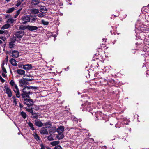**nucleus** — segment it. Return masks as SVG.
<instances>
[{
    "label": "nucleus",
    "instance_id": "obj_38",
    "mask_svg": "<svg viewBox=\"0 0 149 149\" xmlns=\"http://www.w3.org/2000/svg\"><path fill=\"white\" fill-rule=\"evenodd\" d=\"M47 139L49 141H52L54 139L53 138V137L52 136V135H51L47 137Z\"/></svg>",
    "mask_w": 149,
    "mask_h": 149
},
{
    "label": "nucleus",
    "instance_id": "obj_54",
    "mask_svg": "<svg viewBox=\"0 0 149 149\" xmlns=\"http://www.w3.org/2000/svg\"><path fill=\"white\" fill-rule=\"evenodd\" d=\"M19 104H20V107L21 108V107H23L21 106V104L20 103H19Z\"/></svg>",
    "mask_w": 149,
    "mask_h": 149
},
{
    "label": "nucleus",
    "instance_id": "obj_11",
    "mask_svg": "<svg viewBox=\"0 0 149 149\" xmlns=\"http://www.w3.org/2000/svg\"><path fill=\"white\" fill-rule=\"evenodd\" d=\"M27 28L28 30L31 31L36 30L38 29V27L36 26L29 25L27 26Z\"/></svg>",
    "mask_w": 149,
    "mask_h": 149
},
{
    "label": "nucleus",
    "instance_id": "obj_53",
    "mask_svg": "<svg viewBox=\"0 0 149 149\" xmlns=\"http://www.w3.org/2000/svg\"><path fill=\"white\" fill-rule=\"evenodd\" d=\"M2 43V41L1 40H0V44H1Z\"/></svg>",
    "mask_w": 149,
    "mask_h": 149
},
{
    "label": "nucleus",
    "instance_id": "obj_45",
    "mask_svg": "<svg viewBox=\"0 0 149 149\" xmlns=\"http://www.w3.org/2000/svg\"><path fill=\"white\" fill-rule=\"evenodd\" d=\"M8 61V56H7L5 58L4 60V62L7 63Z\"/></svg>",
    "mask_w": 149,
    "mask_h": 149
},
{
    "label": "nucleus",
    "instance_id": "obj_9",
    "mask_svg": "<svg viewBox=\"0 0 149 149\" xmlns=\"http://www.w3.org/2000/svg\"><path fill=\"white\" fill-rule=\"evenodd\" d=\"M32 68L31 65L29 64L24 65L22 66V68L27 71L31 70Z\"/></svg>",
    "mask_w": 149,
    "mask_h": 149
},
{
    "label": "nucleus",
    "instance_id": "obj_4",
    "mask_svg": "<svg viewBox=\"0 0 149 149\" xmlns=\"http://www.w3.org/2000/svg\"><path fill=\"white\" fill-rule=\"evenodd\" d=\"M22 20V22L23 24H24L28 22H29L30 20V17L28 15L24 16L21 18Z\"/></svg>",
    "mask_w": 149,
    "mask_h": 149
},
{
    "label": "nucleus",
    "instance_id": "obj_36",
    "mask_svg": "<svg viewBox=\"0 0 149 149\" xmlns=\"http://www.w3.org/2000/svg\"><path fill=\"white\" fill-rule=\"evenodd\" d=\"M22 1L21 0H18L17 1V3L16 4V6L17 7L19 6L21 4Z\"/></svg>",
    "mask_w": 149,
    "mask_h": 149
},
{
    "label": "nucleus",
    "instance_id": "obj_60",
    "mask_svg": "<svg viewBox=\"0 0 149 149\" xmlns=\"http://www.w3.org/2000/svg\"><path fill=\"white\" fill-rule=\"evenodd\" d=\"M98 117H99V116H98V117H97V118H98Z\"/></svg>",
    "mask_w": 149,
    "mask_h": 149
},
{
    "label": "nucleus",
    "instance_id": "obj_2",
    "mask_svg": "<svg viewBox=\"0 0 149 149\" xmlns=\"http://www.w3.org/2000/svg\"><path fill=\"white\" fill-rule=\"evenodd\" d=\"M82 111H91L92 109L91 105V103L90 102H87L82 104Z\"/></svg>",
    "mask_w": 149,
    "mask_h": 149
},
{
    "label": "nucleus",
    "instance_id": "obj_30",
    "mask_svg": "<svg viewBox=\"0 0 149 149\" xmlns=\"http://www.w3.org/2000/svg\"><path fill=\"white\" fill-rule=\"evenodd\" d=\"M45 13L41 12V13H39L37 15L39 17L42 18L45 15L44 14Z\"/></svg>",
    "mask_w": 149,
    "mask_h": 149
},
{
    "label": "nucleus",
    "instance_id": "obj_28",
    "mask_svg": "<svg viewBox=\"0 0 149 149\" xmlns=\"http://www.w3.org/2000/svg\"><path fill=\"white\" fill-rule=\"evenodd\" d=\"M22 117L24 119H25L27 115L25 112L23 111H22L20 113Z\"/></svg>",
    "mask_w": 149,
    "mask_h": 149
},
{
    "label": "nucleus",
    "instance_id": "obj_48",
    "mask_svg": "<svg viewBox=\"0 0 149 149\" xmlns=\"http://www.w3.org/2000/svg\"><path fill=\"white\" fill-rule=\"evenodd\" d=\"M5 31H3L2 30H0V34H3L5 32Z\"/></svg>",
    "mask_w": 149,
    "mask_h": 149
},
{
    "label": "nucleus",
    "instance_id": "obj_34",
    "mask_svg": "<svg viewBox=\"0 0 149 149\" xmlns=\"http://www.w3.org/2000/svg\"><path fill=\"white\" fill-rule=\"evenodd\" d=\"M41 22L42 23L45 25H48L49 24V22H48L45 21L43 19L42 20Z\"/></svg>",
    "mask_w": 149,
    "mask_h": 149
},
{
    "label": "nucleus",
    "instance_id": "obj_50",
    "mask_svg": "<svg viewBox=\"0 0 149 149\" xmlns=\"http://www.w3.org/2000/svg\"><path fill=\"white\" fill-rule=\"evenodd\" d=\"M24 77H25V76H27V77H31V76L30 75V74H26V75H24Z\"/></svg>",
    "mask_w": 149,
    "mask_h": 149
},
{
    "label": "nucleus",
    "instance_id": "obj_18",
    "mask_svg": "<svg viewBox=\"0 0 149 149\" xmlns=\"http://www.w3.org/2000/svg\"><path fill=\"white\" fill-rule=\"evenodd\" d=\"M43 126H45L46 128H49L51 127L52 125L50 122H48L44 123Z\"/></svg>",
    "mask_w": 149,
    "mask_h": 149
},
{
    "label": "nucleus",
    "instance_id": "obj_7",
    "mask_svg": "<svg viewBox=\"0 0 149 149\" xmlns=\"http://www.w3.org/2000/svg\"><path fill=\"white\" fill-rule=\"evenodd\" d=\"M10 55L13 58H17L19 56V52L17 51L13 50L10 53Z\"/></svg>",
    "mask_w": 149,
    "mask_h": 149
},
{
    "label": "nucleus",
    "instance_id": "obj_58",
    "mask_svg": "<svg viewBox=\"0 0 149 149\" xmlns=\"http://www.w3.org/2000/svg\"><path fill=\"white\" fill-rule=\"evenodd\" d=\"M101 119V118H100V117H99V118H98V119Z\"/></svg>",
    "mask_w": 149,
    "mask_h": 149
},
{
    "label": "nucleus",
    "instance_id": "obj_59",
    "mask_svg": "<svg viewBox=\"0 0 149 149\" xmlns=\"http://www.w3.org/2000/svg\"><path fill=\"white\" fill-rule=\"evenodd\" d=\"M105 68H109L107 67H106Z\"/></svg>",
    "mask_w": 149,
    "mask_h": 149
},
{
    "label": "nucleus",
    "instance_id": "obj_41",
    "mask_svg": "<svg viewBox=\"0 0 149 149\" xmlns=\"http://www.w3.org/2000/svg\"><path fill=\"white\" fill-rule=\"evenodd\" d=\"M2 69L3 71L4 72V73H7L6 70L5 68L4 67H3V66L2 67Z\"/></svg>",
    "mask_w": 149,
    "mask_h": 149
},
{
    "label": "nucleus",
    "instance_id": "obj_61",
    "mask_svg": "<svg viewBox=\"0 0 149 149\" xmlns=\"http://www.w3.org/2000/svg\"><path fill=\"white\" fill-rule=\"evenodd\" d=\"M22 0V1H23L24 0Z\"/></svg>",
    "mask_w": 149,
    "mask_h": 149
},
{
    "label": "nucleus",
    "instance_id": "obj_21",
    "mask_svg": "<svg viewBox=\"0 0 149 149\" xmlns=\"http://www.w3.org/2000/svg\"><path fill=\"white\" fill-rule=\"evenodd\" d=\"M28 125L30 127V129H31V130L33 131L35 130V128L33 127V125L31 122L29 121L28 123Z\"/></svg>",
    "mask_w": 149,
    "mask_h": 149
},
{
    "label": "nucleus",
    "instance_id": "obj_49",
    "mask_svg": "<svg viewBox=\"0 0 149 149\" xmlns=\"http://www.w3.org/2000/svg\"><path fill=\"white\" fill-rule=\"evenodd\" d=\"M6 73H2V76L3 77H6Z\"/></svg>",
    "mask_w": 149,
    "mask_h": 149
},
{
    "label": "nucleus",
    "instance_id": "obj_43",
    "mask_svg": "<svg viewBox=\"0 0 149 149\" xmlns=\"http://www.w3.org/2000/svg\"><path fill=\"white\" fill-rule=\"evenodd\" d=\"M25 79H26L27 82V81H32V80H34L32 78H31V79H30V78H25Z\"/></svg>",
    "mask_w": 149,
    "mask_h": 149
},
{
    "label": "nucleus",
    "instance_id": "obj_57",
    "mask_svg": "<svg viewBox=\"0 0 149 149\" xmlns=\"http://www.w3.org/2000/svg\"><path fill=\"white\" fill-rule=\"evenodd\" d=\"M105 40V39H104V38H103V40L104 41V40Z\"/></svg>",
    "mask_w": 149,
    "mask_h": 149
},
{
    "label": "nucleus",
    "instance_id": "obj_23",
    "mask_svg": "<svg viewBox=\"0 0 149 149\" xmlns=\"http://www.w3.org/2000/svg\"><path fill=\"white\" fill-rule=\"evenodd\" d=\"M14 10V7H13L6 10V13H10L13 12Z\"/></svg>",
    "mask_w": 149,
    "mask_h": 149
},
{
    "label": "nucleus",
    "instance_id": "obj_26",
    "mask_svg": "<svg viewBox=\"0 0 149 149\" xmlns=\"http://www.w3.org/2000/svg\"><path fill=\"white\" fill-rule=\"evenodd\" d=\"M32 1V3L33 4L36 5L38 4L39 3V0H31Z\"/></svg>",
    "mask_w": 149,
    "mask_h": 149
},
{
    "label": "nucleus",
    "instance_id": "obj_22",
    "mask_svg": "<svg viewBox=\"0 0 149 149\" xmlns=\"http://www.w3.org/2000/svg\"><path fill=\"white\" fill-rule=\"evenodd\" d=\"M10 26L9 24L7 23L3 25L1 28V29H4L8 28Z\"/></svg>",
    "mask_w": 149,
    "mask_h": 149
},
{
    "label": "nucleus",
    "instance_id": "obj_51",
    "mask_svg": "<svg viewBox=\"0 0 149 149\" xmlns=\"http://www.w3.org/2000/svg\"><path fill=\"white\" fill-rule=\"evenodd\" d=\"M100 113H101L100 115H102V113H101L100 112H98L96 113V115L97 116V114H100Z\"/></svg>",
    "mask_w": 149,
    "mask_h": 149
},
{
    "label": "nucleus",
    "instance_id": "obj_39",
    "mask_svg": "<svg viewBox=\"0 0 149 149\" xmlns=\"http://www.w3.org/2000/svg\"><path fill=\"white\" fill-rule=\"evenodd\" d=\"M19 29H22L23 30H24L25 29H27V26H20L19 27Z\"/></svg>",
    "mask_w": 149,
    "mask_h": 149
},
{
    "label": "nucleus",
    "instance_id": "obj_6",
    "mask_svg": "<svg viewBox=\"0 0 149 149\" xmlns=\"http://www.w3.org/2000/svg\"><path fill=\"white\" fill-rule=\"evenodd\" d=\"M19 86H20L22 87H24L25 88L26 87H25L26 86V84L27 83V82L25 79V78H23L20 80L19 81Z\"/></svg>",
    "mask_w": 149,
    "mask_h": 149
},
{
    "label": "nucleus",
    "instance_id": "obj_33",
    "mask_svg": "<svg viewBox=\"0 0 149 149\" xmlns=\"http://www.w3.org/2000/svg\"><path fill=\"white\" fill-rule=\"evenodd\" d=\"M22 10V9H19L16 13V14L14 15V18H16L18 16V15L20 13V11Z\"/></svg>",
    "mask_w": 149,
    "mask_h": 149
},
{
    "label": "nucleus",
    "instance_id": "obj_15",
    "mask_svg": "<svg viewBox=\"0 0 149 149\" xmlns=\"http://www.w3.org/2000/svg\"><path fill=\"white\" fill-rule=\"evenodd\" d=\"M47 8H46L45 6H42L40 8L39 10L41 12L45 13L46 11H47Z\"/></svg>",
    "mask_w": 149,
    "mask_h": 149
},
{
    "label": "nucleus",
    "instance_id": "obj_29",
    "mask_svg": "<svg viewBox=\"0 0 149 149\" xmlns=\"http://www.w3.org/2000/svg\"><path fill=\"white\" fill-rule=\"evenodd\" d=\"M26 109L27 111L30 113H32V112H33L32 109L31 107H28L26 108Z\"/></svg>",
    "mask_w": 149,
    "mask_h": 149
},
{
    "label": "nucleus",
    "instance_id": "obj_1",
    "mask_svg": "<svg viewBox=\"0 0 149 149\" xmlns=\"http://www.w3.org/2000/svg\"><path fill=\"white\" fill-rule=\"evenodd\" d=\"M32 87H26L23 89V93L22 94V98L24 99V102L27 105H31L33 104V100L29 98V95L32 93L30 90Z\"/></svg>",
    "mask_w": 149,
    "mask_h": 149
},
{
    "label": "nucleus",
    "instance_id": "obj_42",
    "mask_svg": "<svg viewBox=\"0 0 149 149\" xmlns=\"http://www.w3.org/2000/svg\"><path fill=\"white\" fill-rule=\"evenodd\" d=\"M40 147H41V148L40 149H45V147L42 143L40 144Z\"/></svg>",
    "mask_w": 149,
    "mask_h": 149
},
{
    "label": "nucleus",
    "instance_id": "obj_14",
    "mask_svg": "<svg viewBox=\"0 0 149 149\" xmlns=\"http://www.w3.org/2000/svg\"><path fill=\"white\" fill-rule=\"evenodd\" d=\"M17 72L18 74L21 75H24L25 74V71L22 69H17Z\"/></svg>",
    "mask_w": 149,
    "mask_h": 149
},
{
    "label": "nucleus",
    "instance_id": "obj_3",
    "mask_svg": "<svg viewBox=\"0 0 149 149\" xmlns=\"http://www.w3.org/2000/svg\"><path fill=\"white\" fill-rule=\"evenodd\" d=\"M10 84L14 91H18V87L13 80H11L10 82Z\"/></svg>",
    "mask_w": 149,
    "mask_h": 149
},
{
    "label": "nucleus",
    "instance_id": "obj_31",
    "mask_svg": "<svg viewBox=\"0 0 149 149\" xmlns=\"http://www.w3.org/2000/svg\"><path fill=\"white\" fill-rule=\"evenodd\" d=\"M14 92L16 93V97L18 98H19L20 97V93L19 92V90L18 89V91H17L16 92L15 91H14Z\"/></svg>",
    "mask_w": 149,
    "mask_h": 149
},
{
    "label": "nucleus",
    "instance_id": "obj_35",
    "mask_svg": "<svg viewBox=\"0 0 149 149\" xmlns=\"http://www.w3.org/2000/svg\"><path fill=\"white\" fill-rule=\"evenodd\" d=\"M13 99V103H14L15 105H16L17 104V100L16 99L15 97L13 96L12 97Z\"/></svg>",
    "mask_w": 149,
    "mask_h": 149
},
{
    "label": "nucleus",
    "instance_id": "obj_12",
    "mask_svg": "<svg viewBox=\"0 0 149 149\" xmlns=\"http://www.w3.org/2000/svg\"><path fill=\"white\" fill-rule=\"evenodd\" d=\"M40 133L42 134H48V132L47 130L44 127H43L41 128Z\"/></svg>",
    "mask_w": 149,
    "mask_h": 149
},
{
    "label": "nucleus",
    "instance_id": "obj_32",
    "mask_svg": "<svg viewBox=\"0 0 149 149\" xmlns=\"http://www.w3.org/2000/svg\"><path fill=\"white\" fill-rule=\"evenodd\" d=\"M14 21V20L12 19L9 18L8 19L7 21V22L8 23H10L11 24L13 23Z\"/></svg>",
    "mask_w": 149,
    "mask_h": 149
},
{
    "label": "nucleus",
    "instance_id": "obj_20",
    "mask_svg": "<svg viewBox=\"0 0 149 149\" xmlns=\"http://www.w3.org/2000/svg\"><path fill=\"white\" fill-rule=\"evenodd\" d=\"M15 44V41L14 40H11L9 45V47L11 48H13Z\"/></svg>",
    "mask_w": 149,
    "mask_h": 149
},
{
    "label": "nucleus",
    "instance_id": "obj_16",
    "mask_svg": "<svg viewBox=\"0 0 149 149\" xmlns=\"http://www.w3.org/2000/svg\"><path fill=\"white\" fill-rule=\"evenodd\" d=\"M30 11L33 14H37L39 13V11L38 9L32 8L31 9Z\"/></svg>",
    "mask_w": 149,
    "mask_h": 149
},
{
    "label": "nucleus",
    "instance_id": "obj_46",
    "mask_svg": "<svg viewBox=\"0 0 149 149\" xmlns=\"http://www.w3.org/2000/svg\"><path fill=\"white\" fill-rule=\"evenodd\" d=\"M0 79L2 82H4V80L2 78L1 76H0Z\"/></svg>",
    "mask_w": 149,
    "mask_h": 149
},
{
    "label": "nucleus",
    "instance_id": "obj_5",
    "mask_svg": "<svg viewBox=\"0 0 149 149\" xmlns=\"http://www.w3.org/2000/svg\"><path fill=\"white\" fill-rule=\"evenodd\" d=\"M5 92L7 94L8 97H11L12 95V92L11 90L9 87L5 86Z\"/></svg>",
    "mask_w": 149,
    "mask_h": 149
},
{
    "label": "nucleus",
    "instance_id": "obj_44",
    "mask_svg": "<svg viewBox=\"0 0 149 149\" xmlns=\"http://www.w3.org/2000/svg\"><path fill=\"white\" fill-rule=\"evenodd\" d=\"M0 39L2 40L3 41H4L6 40V38L5 37H0Z\"/></svg>",
    "mask_w": 149,
    "mask_h": 149
},
{
    "label": "nucleus",
    "instance_id": "obj_56",
    "mask_svg": "<svg viewBox=\"0 0 149 149\" xmlns=\"http://www.w3.org/2000/svg\"><path fill=\"white\" fill-rule=\"evenodd\" d=\"M125 124H126V125H128V123H125Z\"/></svg>",
    "mask_w": 149,
    "mask_h": 149
},
{
    "label": "nucleus",
    "instance_id": "obj_40",
    "mask_svg": "<svg viewBox=\"0 0 149 149\" xmlns=\"http://www.w3.org/2000/svg\"><path fill=\"white\" fill-rule=\"evenodd\" d=\"M54 149H62V148L60 146H57L54 147Z\"/></svg>",
    "mask_w": 149,
    "mask_h": 149
},
{
    "label": "nucleus",
    "instance_id": "obj_25",
    "mask_svg": "<svg viewBox=\"0 0 149 149\" xmlns=\"http://www.w3.org/2000/svg\"><path fill=\"white\" fill-rule=\"evenodd\" d=\"M59 143V141H54L51 143V144L53 146H56L58 145Z\"/></svg>",
    "mask_w": 149,
    "mask_h": 149
},
{
    "label": "nucleus",
    "instance_id": "obj_10",
    "mask_svg": "<svg viewBox=\"0 0 149 149\" xmlns=\"http://www.w3.org/2000/svg\"><path fill=\"white\" fill-rule=\"evenodd\" d=\"M35 124L36 126L41 127L43 125V123L39 120H35Z\"/></svg>",
    "mask_w": 149,
    "mask_h": 149
},
{
    "label": "nucleus",
    "instance_id": "obj_19",
    "mask_svg": "<svg viewBox=\"0 0 149 149\" xmlns=\"http://www.w3.org/2000/svg\"><path fill=\"white\" fill-rule=\"evenodd\" d=\"M10 62L11 64L13 66H17V64L16 63V60L12 58L10 61Z\"/></svg>",
    "mask_w": 149,
    "mask_h": 149
},
{
    "label": "nucleus",
    "instance_id": "obj_8",
    "mask_svg": "<svg viewBox=\"0 0 149 149\" xmlns=\"http://www.w3.org/2000/svg\"><path fill=\"white\" fill-rule=\"evenodd\" d=\"M24 34V32L23 31H19L16 32L15 34L16 37L17 38H21Z\"/></svg>",
    "mask_w": 149,
    "mask_h": 149
},
{
    "label": "nucleus",
    "instance_id": "obj_55",
    "mask_svg": "<svg viewBox=\"0 0 149 149\" xmlns=\"http://www.w3.org/2000/svg\"><path fill=\"white\" fill-rule=\"evenodd\" d=\"M10 0H6V1L8 2H9L10 1Z\"/></svg>",
    "mask_w": 149,
    "mask_h": 149
},
{
    "label": "nucleus",
    "instance_id": "obj_24",
    "mask_svg": "<svg viewBox=\"0 0 149 149\" xmlns=\"http://www.w3.org/2000/svg\"><path fill=\"white\" fill-rule=\"evenodd\" d=\"M56 131V127H52L49 130L50 133H54Z\"/></svg>",
    "mask_w": 149,
    "mask_h": 149
},
{
    "label": "nucleus",
    "instance_id": "obj_37",
    "mask_svg": "<svg viewBox=\"0 0 149 149\" xmlns=\"http://www.w3.org/2000/svg\"><path fill=\"white\" fill-rule=\"evenodd\" d=\"M35 139L37 141L40 140V138L39 136L37 134H36L34 136Z\"/></svg>",
    "mask_w": 149,
    "mask_h": 149
},
{
    "label": "nucleus",
    "instance_id": "obj_17",
    "mask_svg": "<svg viewBox=\"0 0 149 149\" xmlns=\"http://www.w3.org/2000/svg\"><path fill=\"white\" fill-rule=\"evenodd\" d=\"M32 118L34 119H38L39 117V115L38 113L32 112L31 113Z\"/></svg>",
    "mask_w": 149,
    "mask_h": 149
},
{
    "label": "nucleus",
    "instance_id": "obj_27",
    "mask_svg": "<svg viewBox=\"0 0 149 149\" xmlns=\"http://www.w3.org/2000/svg\"><path fill=\"white\" fill-rule=\"evenodd\" d=\"M58 134L57 136V138L59 139H62L64 137V136L62 133H58Z\"/></svg>",
    "mask_w": 149,
    "mask_h": 149
},
{
    "label": "nucleus",
    "instance_id": "obj_47",
    "mask_svg": "<svg viewBox=\"0 0 149 149\" xmlns=\"http://www.w3.org/2000/svg\"><path fill=\"white\" fill-rule=\"evenodd\" d=\"M36 20V19L35 18H32V19H31V22H35Z\"/></svg>",
    "mask_w": 149,
    "mask_h": 149
},
{
    "label": "nucleus",
    "instance_id": "obj_13",
    "mask_svg": "<svg viewBox=\"0 0 149 149\" xmlns=\"http://www.w3.org/2000/svg\"><path fill=\"white\" fill-rule=\"evenodd\" d=\"M64 127L63 126H61L57 129L56 131L58 133H62L64 131Z\"/></svg>",
    "mask_w": 149,
    "mask_h": 149
},
{
    "label": "nucleus",
    "instance_id": "obj_52",
    "mask_svg": "<svg viewBox=\"0 0 149 149\" xmlns=\"http://www.w3.org/2000/svg\"><path fill=\"white\" fill-rule=\"evenodd\" d=\"M46 148L47 149H51L49 147H46Z\"/></svg>",
    "mask_w": 149,
    "mask_h": 149
}]
</instances>
